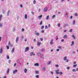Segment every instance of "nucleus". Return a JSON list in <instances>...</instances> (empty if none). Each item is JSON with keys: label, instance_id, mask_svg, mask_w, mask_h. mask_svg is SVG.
<instances>
[{"label": "nucleus", "instance_id": "nucleus-30", "mask_svg": "<svg viewBox=\"0 0 78 78\" xmlns=\"http://www.w3.org/2000/svg\"><path fill=\"white\" fill-rule=\"evenodd\" d=\"M50 64H51V61L48 62L47 64V65H50Z\"/></svg>", "mask_w": 78, "mask_h": 78}, {"label": "nucleus", "instance_id": "nucleus-60", "mask_svg": "<svg viewBox=\"0 0 78 78\" xmlns=\"http://www.w3.org/2000/svg\"><path fill=\"white\" fill-rule=\"evenodd\" d=\"M72 18H73V17H72V16H71L70 17V19H72Z\"/></svg>", "mask_w": 78, "mask_h": 78}, {"label": "nucleus", "instance_id": "nucleus-23", "mask_svg": "<svg viewBox=\"0 0 78 78\" xmlns=\"http://www.w3.org/2000/svg\"><path fill=\"white\" fill-rule=\"evenodd\" d=\"M2 13H3V14H4V13H5V10H2Z\"/></svg>", "mask_w": 78, "mask_h": 78}, {"label": "nucleus", "instance_id": "nucleus-3", "mask_svg": "<svg viewBox=\"0 0 78 78\" xmlns=\"http://www.w3.org/2000/svg\"><path fill=\"white\" fill-rule=\"evenodd\" d=\"M17 69H15V70L13 71V73L14 75H15L16 74V73H17Z\"/></svg>", "mask_w": 78, "mask_h": 78}, {"label": "nucleus", "instance_id": "nucleus-22", "mask_svg": "<svg viewBox=\"0 0 78 78\" xmlns=\"http://www.w3.org/2000/svg\"><path fill=\"white\" fill-rule=\"evenodd\" d=\"M40 33L37 32V33H36V36H38L39 35Z\"/></svg>", "mask_w": 78, "mask_h": 78}, {"label": "nucleus", "instance_id": "nucleus-2", "mask_svg": "<svg viewBox=\"0 0 78 78\" xmlns=\"http://www.w3.org/2000/svg\"><path fill=\"white\" fill-rule=\"evenodd\" d=\"M33 55V56H35V54L33 53V52H31L30 53V56H32Z\"/></svg>", "mask_w": 78, "mask_h": 78}, {"label": "nucleus", "instance_id": "nucleus-8", "mask_svg": "<svg viewBox=\"0 0 78 78\" xmlns=\"http://www.w3.org/2000/svg\"><path fill=\"white\" fill-rule=\"evenodd\" d=\"M59 72V69H58L57 70L55 71V73L57 75L59 74V72Z\"/></svg>", "mask_w": 78, "mask_h": 78}, {"label": "nucleus", "instance_id": "nucleus-18", "mask_svg": "<svg viewBox=\"0 0 78 78\" xmlns=\"http://www.w3.org/2000/svg\"><path fill=\"white\" fill-rule=\"evenodd\" d=\"M63 38H67V35H64L63 37Z\"/></svg>", "mask_w": 78, "mask_h": 78}, {"label": "nucleus", "instance_id": "nucleus-48", "mask_svg": "<svg viewBox=\"0 0 78 78\" xmlns=\"http://www.w3.org/2000/svg\"><path fill=\"white\" fill-rule=\"evenodd\" d=\"M40 39L41 41H43V39H42V38H40Z\"/></svg>", "mask_w": 78, "mask_h": 78}, {"label": "nucleus", "instance_id": "nucleus-44", "mask_svg": "<svg viewBox=\"0 0 78 78\" xmlns=\"http://www.w3.org/2000/svg\"><path fill=\"white\" fill-rule=\"evenodd\" d=\"M34 42H36V39H34Z\"/></svg>", "mask_w": 78, "mask_h": 78}, {"label": "nucleus", "instance_id": "nucleus-56", "mask_svg": "<svg viewBox=\"0 0 78 78\" xmlns=\"http://www.w3.org/2000/svg\"><path fill=\"white\" fill-rule=\"evenodd\" d=\"M22 31H24V30H25V29L23 28H22Z\"/></svg>", "mask_w": 78, "mask_h": 78}, {"label": "nucleus", "instance_id": "nucleus-33", "mask_svg": "<svg viewBox=\"0 0 78 78\" xmlns=\"http://www.w3.org/2000/svg\"><path fill=\"white\" fill-rule=\"evenodd\" d=\"M49 18V16H48L46 18V20H48Z\"/></svg>", "mask_w": 78, "mask_h": 78}, {"label": "nucleus", "instance_id": "nucleus-12", "mask_svg": "<svg viewBox=\"0 0 78 78\" xmlns=\"http://www.w3.org/2000/svg\"><path fill=\"white\" fill-rule=\"evenodd\" d=\"M35 73L36 74H39V71H35Z\"/></svg>", "mask_w": 78, "mask_h": 78}, {"label": "nucleus", "instance_id": "nucleus-31", "mask_svg": "<svg viewBox=\"0 0 78 78\" xmlns=\"http://www.w3.org/2000/svg\"><path fill=\"white\" fill-rule=\"evenodd\" d=\"M45 67H44L43 68L42 70L45 71Z\"/></svg>", "mask_w": 78, "mask_h": 78}, {"label": "nucleus", "instance_id": "nucleus-37", "mask_svg": "<svg viewBox=\"0 0 78 78\" xmlns=\"http://www.w3.org/2000/svg\"><path fill=\"white\" fill-rule=\"evenodd\" d=\"M36 1H35V0H34L33 2L34 4H36Z\"/></svg>", "mask_w": 78, "mask_h": 78}, {"label": "nucleus", "instance_id": "nucleus-19", "mask_svg": "<svg viewBox=\"0 0 78 78\" xmlns=\"http://www.w3.org/2000/svg\"><path fill=\"white\" fill-rule=\"evenodd\" d=\"M34 66H39V63H36L34 64Z\"/></svg>", "mask_w": 78, "mask_h": 78}, {"label": "nucleus", "instance_id": "nucleus-41", "mask_svg": "<svg viewBox=\"0 0 78 78\" xmlns=\"http://www.w3.org/2000/svg\"><path fill=\"white\" fill-rule=\"evenodd\" d=\"M58 73L60 74V75H62V72H59Z\"/></svg>", "mask_w": 78, "mask_h": 78}, {"label": "nucleus", "instance_id": "nucleus-9", "mask_svg": "<svg viewBox=\"0 0 78 78\" xmlns=\"http://www.w3.org/2000/svg\"><path fill=\"white\" fill-rule=\"evenodd\" d=\"M10 12V11L9 10L7 12V16H9V12Z\"/></svg>", "mask_w": 78, "mask_h": 78}, {"label": "nucleus", "instance_id": "nucleus-42", "mask_svg": "<svg viewBox=\"0 0 78 78\" xmlns=\"http://www.w3.org/2000/svg\"><path fill=\"white\" fill-rule=\"evenodd\" d=\"M2 27V24L1 23H0V28Z\"/></svg>", "mask_w": 78, "mask_h": 78}, {"label": "nucleus", "instance_id": "nucleus-10", "mask_svg": "<svg viewBox=\"0 0 78 78\" xmlns=\"http://www.w3.org/2000/svg\"><path fill=\"white\" fill-rule=\"evenodd\" d=\"M2 52H3V49H2V48H1L0 49V53H1V54H2Z\"/></svg>", "mask_w": 78, "mask_h": 78}, {"label": "nucleus", "instance_id": "nucleus-1", "mask_svg": "<svg viewBox=\"0 0 78 78\" xmlns=\"http://www.w3.org/2000/svg\"><path fill=\"white\" fill-rule=\"evenodd\" d=\"M30 49V48L29 47H27L25 49V52H27V51H28Z\"/></svg>", "mask_w": 78, "mask_h": 78}, {"label": "nucleus", "instance_id": "nucleus-50", "mask_svg": "<svg viewBox=\"0 0 78 78\" xmlns=\"http://www.w3.org/2000/svg\"><path fill=\"white\" fill-rule=\"evenodd\" d=\"M56 51H59V49H57Z\"/></svg>", "mask_w": 78, "mask_h": 78}, {"label": "nucleus", "instance_id": "nucleus-39", "mask_svg": "<svg viewBox=\"0 0 78 78\" xmlns=\"http://www.w3.org/2000/svg\"><path fill=\"white\" fill-rule=\"evenodd\" d=\"M31 13L33 15H34V12H31Z\"/></svg>", "mask_w": 78, "mask_h": 78}, {"label": "nucleus", "instance_id": "nucleus-58", "mask_svg": "<svg viewBox=\"0 0 78 78\" xmlns=\"http://www.w3.org/2000/svg\"><path fill=\"white\" fill-rule=\"evenodd\" d=\"M66 16H68V14H67V12L66 13Z\"/></svg>", "mask_w": 78, "mask_h": 78}, {"label": "nucleus", "instance_id": "nucleus-64", "mask_svg": "<svg viewBox=\"0 0 78 78\" xmlns=\"http://www.w3.org/2000/svg\"><path fill=\"white\" fill-rule=\"evenodd\" d=\"M3 78H6V76H4Z\"/></svg>", "mask_w": 78, "mask_h": 78}, {"label": "nucleus", "instance_id": "nucleus-61", "mask_svg": "<svg viewBox=\"0 0 78 78\" xmlns=\"http://www.w3.org/2000/svg\"><path fill=\"white\" fill-rule=\"evenodd\" d=\"M76 61H75L74 63L73 64H76Z\"/></svg>", "mask_w": 78, "mask_h": 78}, {"label": "nucleus", "instance_id": "nucleus-49", "mask_svg": "<svg viewBox=\"0 0 78 78\" xmlns=\"http://www.w3.org/2000/svg\"><path fill=\"white\" fill-rule=\"evenodd\" d=\"M55 67H59V65H55Z\"/></svg>", "mask_w": 78, "mask_h": 78}, {"label": "nucleus", "instance_id": "nucleus-11", "mask_svg": "<svg viewBox=\"0 0 78 78\" xmlns=\"http://www.w3.org/2000/svg\"><path fill=\"white\" fill-rule=\"evenodd\" d=\"M63 60L64 61H66V60H67V56H65L64 57Z\"/></svg>", "mask_w": 78, "mask_h": 78}, {"label": "nucleus", "instance_id": "nucleus-53", "mask_svg": "<svg viewBox=\"0 0 78 78\" xmlns=\"http://www.w3.org/2000/svg\"><path fill=\"white\" fill-rule=\"evenodd\" d=\"M58 48H60V49H61V46H58Z\"/></svg>", "mask_w": 78, "mask_h": 78}, {"label": "nucleus", "instance_id": "nucleus-20", "mask_svg": "<svg viewBox=\"0 0 78 78\" xmlns=\"http://www.w3.org/2000/svg\"><path fill=\"white\" fill-rule=\"evenodd\" d=\"M24 18H25V19H27V14H25Z\"/></svg>", "mask_w": 78, "mask_h": 78}, {"label": "nucleus", "instance_id": "nucleus-38", "mask_svg": "<svg viewBox=\"0 0 78 78\" xmlns=\"http://www.w3.org/2000/svg\"><path fill=\"white\" fill-rule=\"evenodd\" d=\"M7 49V50H9V46H6Z\"/></svg>", "mask_w": 78, "mask_h": 78}, {"label": "nucleus", "instance_id": "nucleus-29", "mask_svg": "<svg viewBox=\"0 0 78 78\" xmlns=\"http://www.w3.org/2000/svg\"><path fill=\"white\" fill-rule=\"evenodd\" d=\"M72 44H71V46H72V45H74V41H72Z\"/></svg>", "mask_w": 78, "mask_h": 78}, {"label": "nucleus", "instance_id": "nucleus-13", "mask_svg": "<svg viewBox=\"0 0 78 78\" xmlns=\"http://www.w3.org/2000/svg\"><path fill=\"white\" fill-rule=\"evenodd\" d=\"M47 11V7L44 9V12Z\"/></svg>", "mask_w": 78, "mask_h": 78}, {"label": "nucleus", "instance_id": "nucleus-14", "mask_svg": "<svg viewBox=\"0 0 78 78\" xmlns=\"http://www.w3.org/2000/svg\"><path fill=\"white\" fill-rule=\"evenodd\" d=\"M41 55H42V54L40 53H37V56H41Z\"/></svg>", "mask_w": 78, "mask_h": 78}, {"label": "nucleus", "instance_id": "nucleus-36", "mask_svg": "<svg viewBox=\"0 0 78 78\" xmlns=\"http://www.w3.org/2000/svg\"><path fill=\"white\" fill-rule=\"evenodd\" d=\"M72 71L73 72H76V70H75V69H73L72 70Z\"/></svg>", "mask_w": 78, "mask_h": 78}, {"label": "nucleus", "instance_id": "nucleus-59", "mask_svg": "<svg viewBox=\"0 0 78 78\" xmlns=\"http://www.w3.org/2000/svg\"><path fill=\"white\" fill-rule=\"evenodd\" d=\"M67 70H69V69H70V67H68L67 68Z\"/></svg>", "mask_w": 78, "mask_h": 78}, {"label": "nucleus", "instance_id": "nucleus-15", "mask_svg": "<svg viewBox=\"0 0 78 78\" xmlns=\"http://www.w3.org/2000/svg\"><path fill=\"white\" fill-rule=\"evenodd\" d=\"M6 58L7 59H9V55H6Z\"/></svg>", "mask_w": 78, "mask_h": 78}, {"label": "nucleus", "instance_id": "nucleus-26", "mask_svg": "<svg viewBox=\"0 0 78 78\" xmlns=\"http://www.w3.org/2000/svg\"><path fill=\"white\" fill-rule=\"evenodd\" d=\"M45 50V48H43L41 50V51L42 52V51H44Z\"/></svg>", "mask_w": 78, "mask_h": 78}, {"label": "nucleus", "instance_id": "nucleus-40", "mask_svg": "<svg viewBox=\"0 0 78 78\" xmlns=\"http://www.w3.org/2000/svg\"><path fill=\"white\" fill-rule=\"evenodd\" d=\"M35 77L36 78H39V75H37Z\"/></svg>", "mask_w": 78, "mask_h": 78}, {"label": "nucleus", "instance_id": "nucleus-21", "mask_svg": "<svg viewBox=\"0 0 78 78\" xmlns=\"http://www.w3.org/2000/svg\"><path fill=\"white\" fill-rule=\"evenodd\" d=\"M2 15L1 14L0 15V22L1 20H2Z\"/></svg>", "mask_w": 78, "mask_h": 78}, {"label": "nucleus", "instance_id": "nucleus-47", "mask_svg": "<svg viewBox=\"0 0 78 78\" xmlns=\"http://www.w3.org/2000/svg\"><path fill=\"white\" fill-rule=\"evenodd\" d=\"M8 44H9V45H10L11 44V43L10 42V41H9Z\"/></svg>", "mask_w": 78, "mask_h": 78}, {"label": "nucleus", "instance_id": "nucleus-57", "mask_svg": "<svg viewBox=\"0 0 78 78\" xmlns=\"http://www.w3.org/2000/svg\"><path fill=\"white\" fill-rule=\"evenodd\" d=\"M75 15L76 16H78V14L77 13H76L75 14Z\"/></svg>", "mask_w": 78, "mask_h": 78}, {"label": "nucleus", "instance_id": "nucleus-28", "mask_svg": "<svg viewBox=\"0 0 78 78\" xmlns=\"http://www.w3.org/2000/svg\"><path fill=\"white\" fill-rule=\"evenodd\" d=\"M72 37L74 39H75V36L73 35H72Z\"/></svg>", "mask_w": 78, "mask_h": 78}, {"label": "nucleus", "instance_id": "nucleus-43", "mask_svg": "<svg viewBox=\"0 0 78 78\" xmlns=\"http://www.w3.org/2000/svg\"><path fill=\"white\" fill-rule=\"evenodd\" d=\"M42 21H41V22H40V25H42Z\"/></svg>", "mask_w": 78, "mask_h": 78}, {"label": "nucleus", "instance_id": "nucleus-54", "mask_svg": "<svg viewBox=\"0 0 78 78\" xmlns=\"http://www.w3.org/2000/svg\"><path fill=\"white\" fill-rule=\"evenodd\" d=\"M41 32L42 33H44V30H42L41 31Z\"/></svg>", "mask_w": 78, "mask_h": 78}, {"label": "nucleus", "instance_id": "nucleus-46", "mask_svg": "<svg viewBox=\"0 0 78 78\" xmlns=\"http://www.w3.org/2000/svg\"><path fill=\"white\" fill-rule=\"evenodd\" d=\"M42 15H41V16H38V17L39 18H41L42 17Z\"/></svg>", "mask_w": 78, "mask_h": 78}, {"label": "nucleus", "instance_id": "nucleus-4", "mask_svg": "<svg viewBox=\"0 0 78 78\" xmlns=\"http://www.w3.org/2000/svg\"><path fill=\"white\" fill-rule=\"evenodd\" d=\"M19 37H17L16 40V43H17L18 42V41H19Z\"/></svg>", "mask_w": 78, "mask_h": 78}, {"label": "nucleus", "instance_id": "nucleus-52", "mask_svg": "<svg viewBox=\"0 0 78 78\" xmlns=\"http://www.w3.org/2000/svg\"><path fill=\"white\" fill-rule=\"evenodd\" d=\"M20 6L21 8H23V6H22V4L20 5Z\"/></svg>", "mask_w": 78, "mask_h": 78}, {"label": "nucleus", "instance_id": "nucleus-7", "mask_svg": "<svg viewBox=\"0 0 78 78\" xmlns=\"http://www.w3.org/2000/svg\"><path fill=\"white\" fill-rule=\"evenodd\" d=\"M9 69H7V75H8L9 74Z\"/></svg>", "mask_w": 78, "mask_h": 78}, {"label": "nucleus", "instance_id": "nucleus-6", "mask_svg": "<svg viewBox=\"0 0 78 78\" xmlns=\"http://www.w3.org/2000/svg\"><path fill=\"white\" fill-rule=\"evenodd\" d=\"M37 45H38V46H41V42H38L37 43Z\"/></svg>", "mask_w": 78, "mask_h": 78}, {"label": "nucleus", "instance_id": "nucleus-16", "mask_svg": "<svg viewBox=\"0 0 78 78\" xmlns=\"http://www.w3.org/2000/svg\"><path fill=\"white\" fill-rule=\"evenodd\" d=\"M12 53H14V48L12 49V50L11 51Z\"/></svg>", "mask_w": 78, "mask_h": 78}, {"label": "nucleus", "instance_id": "nucleus-62", "mask_svg": "<svg viewBox=\"0 0 78 78\" xmlns=\"http://www.w3.org/2000/svg\"><path fill=\"white\" fill-rule=\"evenodd\" d=\"M51 26V25H50V24H49L48 25V27H50Z\"/></svg>", "mask_w": 78, "mask_h": 78}, {"label": "nucleus", "instance_id": "nucleus-34", "mask_svg": "<svg viewBox=\"0 0 78 78\" xmlns=\"http://www.w3.org/2000/svg\"><path fill=\"white\" fill-rule=\"evenodd\" d=\"M72 30H73L72 29H70L69 30V32L70 33H71V32H72Z\"/></svg>", "mask_w": 78, "mask_h": 78}, {"label": "nucleus", "instance_id": "nucleus-17", "mask_svg": "<svg viewBox=\"0 0 78 78\" xmlns=\"http://www.w3.org/2000/svg\"><path fill=\"white\" fill-rule=\"evenodd\" d=\"M24 73H27V69H24Z\"/></svg>", "mask_w": 78, "mask_h": 78}, {"label": "nucleus", "instance_id": "nucleus-32", "mask_svg": "<svg viewBox=\"0 0 78 78\" xmlns=\"http://www.w3.org/2000/svg\"><path fill=\"white\" fill-rule=\"evenodd\" d=\"M45 29H46V30L48 29V26H47V25H46L45 26Z\"/></svg>", "mask_w": 78, "mask_h": 78}, {"label": "nucleus", "instance_id": "nucleus-35", "mask_svg": "<svg viewBox=\"0 0 78 78\" xmlns=\"http://www.w3.org/2000/svg\"><path fill=\"white\" fill-rule=\"evenodd\" d=\"M76 66H77V64L74 65H73V67H76Z\"/></svg>", "mask_w": 78, "mask_h": 78}, {"label": "nucleus", "instance_id": "nucleus-24", "mask_svg": "<svg viewBox=\"0 0 78 78\" xmlns=\"http://www.w3.org/2000/svg\"><path fill=\"white\" fill-rule=\"evenodd\" d=\"M72 23L73 25H75V20H73Z\"/></svg>", "mask_w": 78, "mask_h": 78}, {"label": "nucleus", "instance_id": "nucleus-5", "mask_svg": "<svg viewBox=\"0 0 78 78\" xmlns=\"http://www.w3.org/2000/svg\"><path fill=\"white\" fill-rule=\"evenodd\" d=\"M53 44H54V43L53 42V39H51V42H50V44L51 45H53Z\"/></svg>", "mask_w": 78, "mask_h": 78}, {"label": "nucleus", "instance_id": "nucleus-51", "mask_svg": "<svg viewBox=\"0 0 78 78\" xmlns=\"http://www.w3.org/2000/svg\"><path fill=\"white\" fill-rule=\"evenodd\" d=\"M61 42H64V39H62L61 40Z\"/></svg>", "mask_w": 78, "mask_h": 78}, {"label": "nucleus", "instance_id": "nucleus-63", "mask_svg": "<svg viewBox=\"0 0 78 78\" xmlns=\"http://www.w3.org/2000/svg\"><path fill=\"white\" fill-rule=\"evenodd\" d=\"M31 49H33V48H33V46H31Z\"/></svg>", "mask_w": 78, "mask_h": 78}, {"label": "nucleus", "instance_id": "nucleus-45", "mask_svg": "<svg viewBox=\"0 0 78 78\" xmlns=\"http://www.w3.org/2000/svg\"><path fill=\"white\" fill-rule=\"evenodd\" d=\"M61 26V25H60V24L59 23H58V27H60Z\"/></svg>", "mask_w": 78, "mask_h": 78}, {"label": "nucleus", "instance_id": "nucleus-27", "mask_svg": "<svg viewBox=\"0 0 78 78\" xmlns=\"http://www.w3.org/2000/svg\"><path fill=\"white\" fill-rule=\"evenodd\" d=\"M44 26H42L41 27V30H43V29H44Z\"/></svg>", "mask_w": 78, "mask_h": 78}, {"label": "nucleus", "instance_id": "nucleus-25", "mask_svg": "<svg viewBox=\"0 0 78 78\" xmlns=\"http://www.w3.org/2000/svg\"><path fill=\"white\" fill-rule=\"evenodd\" d=\"M56 17L55 15H54L52 16V19H54V18H55V17Z\"/></svg>", "mask_w": 78, "mask_h": 78}, {"label": "nucleus", "instance_id": "nucleus-55", "mask_svg": "<svg viewBox=\"0 0 78 78\" xmlns=\"http://www.w3.org/2000/svg\"><path fill=\"white\" fill-rule=\"evenodd\" d=\"M27 39L25 38V42H27Z\"/></svg>", "mask_w": 78, "mask_h": 78}]
</instances>
